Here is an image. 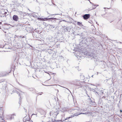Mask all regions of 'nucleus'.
Here are the masks:
<instances>
[{
  "instance_id": "obj_1",
  "label": "nucleus",
  "mask_w": 122,
  "mask_h": 122,
  "mask_svg": "<svg viewBox=\"0 0 122 122\" xmlns=\"http://www.w3.org/2000/svg\"><path fill=\"white\" fill-rule=\"evenodd\" d=\"M59 113V111L56 109L54 111H53L50 113V115L51 118H55L57 114Z\"/></svg>"
},
{
  "instance_id": "obj_2",
  "label": "nucleus",
  "mask_w": 122,
  "mask_h": 122,
  "mask_svg": "<svg viewBox=\"0 0 122 122\" xmlns=\"http://www.w3.org/2000/svg\"><path fill=\"white\" fill-rule=\"evenodd\" d=\"M38 19L39 20H47L48 19H50L51 20V21L52 22H55L56 21V18H46L44 19L41 18H38Z\"/></svg>"
},
{
  "instance_id": "obj_3",
  "label": "nucleus",
  "mask_w": 122,
  "mask_h": 122,
  "mask_svg": "<svg viewBox=\"0 0 122 122\" xmlns=\"http://www.w3.org/2000/svg\"><path fill=\"white\" fill-rule=\"evenodd\" d=\"M71 110V111L75 110V112H77V111H85V110L82 109H80V108L78 107H76L74 109H72Z\"/></svg>"
},
{
  "instance_id": "obj_4",
  "label": "nucleus",
  "mask_w": 122,
  "mask_h": 122,
  "mask_svg": "<svg viewBox=\"0 0 122 122\" xmlns=\"http://www.w3.org/2000/svg\"><path fill=\"white\" fill-rule=\"evenodd\" d=\"M30 120V119L29 116H26L23 119V121L24 122H26V121H29Z\"/></svg>"
},
{
  "instance_id": "obj_5",
  "label": "nucleus",
  "mask_w": 122,
  "mask_h": 122,
  "mask_svg": "<svg viewBox=\"0 0 122 122\" xmlns=\"http://www.w3.org/2000/svg\"><path fill=\"white\" fill-rule=\"evenodd\" d=\"M8 73L4 72H0V77L8 75Z\"/></svg>"
},
{
  "instance_id": "obj_6",
  "label": "nucleus",
  "mask_w": 122,
  "mask_h": 122,
  "mask_svg": "<svg viewBox=\"0 0 122 122\" xmlns=\"http://www.w3.org/2000/svg\"><path fill=\"white\" fill-rule=\"evenodd\" d=\"M13 19L14 20L17 21L19 19V17L17 15H14L13 17Z\"/></svg>"
},
{
  "instance_id": "obj_7",
  "label": "nucleus",
  "mask_w": 122,
  "mask_h": 122,
  "mask_svg": "<svg viewBox=\"0 0 122 122\" xmlns=\"http://www.w3.org/2000/svg\"><path fill=\"white\" fill-rule=\"evenodd\" d=\"M16 115V114L14 113L12 115H10L8 116L9 117V119L11 120L14 118V116H15Z\"/></svg>"
},
{
  "instance_id": "obj_8",
  "label": "nucleus",
  "mask_w": 122,
  "mask_h": 122,
  "mask_svg": "<svg viewBox=\"0 0 122 122\" xmlns=\"http://www.w3.org/2000/svg\"><path fill=\"white\" fill-rule=\"evenodd\" d=\"M90 17V15L89 14H86L83 16V17L84 19H86L89 18Z\"/></svg>"
},
{
  "instance_id": "obj_9",
  "label": "nucleus",
  "mask_w": 122,
  "mask_h": 122,
  "mask_svg": "<svg viewBox=\"0 0 122 122\" xmlns=\"http://www.w3.org/2000/svg\"><path fill=\"white\" fill-rule=\"evenodd\" d=\"M61 112H65L67 111L68 108L67 107H63L61 108Z\"/></svg>"
},
{
  "instance_id": "obj_10",
  "label": "nucleus",
  "mask_w": 122,
  "mask_h": 122,
  "mask_svg": "<svg viewBox=\"0 0 122 122\" xmlns=\"http://www.w3.org/2000/svg\"><path fill=\"white\" fill-rule=\"evenodd\" d=\"M40 113L41 114L43 115H45L46 113V112L44 110H41L40 111Z\"/></svg>"
},
{
  "instance_id": "obj_11",
  "label": "nucleus",
  "mask_w": 122,
  "mask_h": 122,
  "mask_svg": "<svg viewBox=\"0 0 122 122\" xmlns=\"http://www.w3.org/2000/svg\"><path fill=\"white\" fill-rule=\"evenodd\" d=\"M92 9L89 8V10H92L93 9H94L96 8V5H94H94H92Z\"/></svg>"
},
{
  "instance_id": "obj_12",
  "label": "nucleus",
  "mask_w": 122,
  "mask_h": 122,
  "mask_svg": "<svg viewBox=\"0 0 122 122\" xmlns=\"http://www.w3.org/2000/svg\"><path fill=\"white\" fill-rule=\"evenodd\" d=\"M83 54L85 55H89L90 56V55H89V53L87 51H86L84 52L83 53Z\"/></svg>"
},
{
  "instance_id": "obj_13",
  "label": "nucleus",
  "mask_w": 122,
  "mask_h": 122,
  "mask_svg": "<svg viewBox=\"0 0 122 122\" xmlns=\"http://www.w3.org/2000/svg\"><path fill=\"white\" fill-rule=\"evenodd\" d=\"M1 113H2V115L4 113V112L2 110V108L0 107V115Z\"/></svg>"
},
{
  "instance_id": "obj_14",
  "label": "nucleus",
  "mask_w": 122,
  "mask_h": 122,
  "mask_svg": "<svg viewBox=\"0 0 122 122\" xmlns=\"http://www.w3.org/2000/svg\"><path fill=\"white\" fill-rule=\"evenodd\" d=\"M50 118V119L49 120V122H54L55 121V118H54V119H52V118Z\"/></svg>"
},
{
  "instance_id": "obj_15",
  "label": "nucleus",
  "mask_w": 122,
  "mask_h": 122,
  "mask_svg": "<svg viewBox=\"0 0 122 122\" xmlns=\"http://www.w3.org/2000/svg\"><path fill=\"white\" fill-rule=\"evenodd\" d=\"M81 114H86V113H76L75 114H74V116H76V115H80Z\"/></svg>"
},
{
  "instance_id": "obj_16",
  "label": "nucleus",
  "mask_w": 122,
  "mask_h": 122,
  "mask_svg": "<svg viewBox=\"0 0 122 122\" xmlns=\"http://www.w3.org/2000/svg\"><path fill=\"white\" fill-rule=\"evenodd\" d=\"M77 25L81 26H83V25H82L81 23L79 22H77Z\"/></svg>"
},
{
  "instance_id": "obj_17",
  "label": "nucleus",
  "mask_w": 122,
  "mask_h": 122,
  "mask_svg": "<svg viewBox=\"0 0 122 122\" xmlns=\"http://www.w3.org/2000/svg\"><path fill=\"white\" fill-rule=\"evenodd\" d=\"M61 112V116L62 117H64L65 116V113L64 112Z\"/></svg>"
},
{
  "instance_id": "obj_18",
  "label": "nucleus",
  "mask_w": 122,
  "mask_h": 122,
  "mask_svg": "<svg viewBox=\"0 0 122 122\" xmlns=\"http://www.w3.org/2000/svg\"><path fill=\"white\" fill-rule=\"evenodd\" d=\"M22 93H23V92H21V91H20V92H17V93L18 94H19V96H20V94H21Z\"/></svg>"
},
{
  "instance_id": "obj_19",
  "label": "nucleus",
  "mask_w": 122,
  "mask_h": 122,
  "mask_svg": "<svg viewBox=\"0 0 122 122\" xmlns=\"http://www.w3.org/2000/svg\"><path fill=\"white\" fill-rule=\"evenodd\" d=\"M65 31L66 32L69 31L68 30V28L67 27L66 28H65L64 29Z\"/></svg>"
},
{
  "instance_id": "obj_20",
  "label": "nucleus",
  "mask_w": 122,
  "mask_h": 122,
  "mask_svg": "<svg viewBox=\"0 0 122 122\" xmlns=\"http://www.w3.org/2000/svg\"><path fill=\"white\" fill-rule=\"evenodd\" d=\"M28 89L31 91H33L34 90V89L32 88H29Z\"/></svg>"
},
{
  "instance_id": "obj_21",
  "label": "nucleus",
  "mask_w": 122,
  "mask_h": 122,
  "mask_svg": "<svg viewBox=\"0 0 122 122\" xmlns=\"http://www.w3.org/2000/svg\"><path fill=\"white\" fill-rule=\"evenodd\" d=\"M72 117V116H71L69 117H67L65 119V120H66L69 119L70 118H71Z\"/></svg>"
},
{
  "instance_id": "obj_22",
  "label": "nucleus",
  "mask_w": 122,
  "mask_h": 122,
  "mask_svg": "<svg viewBox=\"0 0 122 122\" xmlns=\"http://www.w3.org/2000/svg\"><path fill=\"white\" fill-rule=\"evenodd\" d=\"M4 47V45H0V48H3Z\"/></svg>"
},
{
  "instance_id": "obj_23",
  "label": "nucleus",
  "mask_w": 122,
  "mask_h": 122,
  "mask_svg": "<svg viewBox=\"0 0 122 122\" xmlns=\"http://www.w3.org/2000/svg\"><path fill=\"white\" fill-rule=\"evenodd\" d=\"M50 27L51 28H53L54 27V26L52 25H50Z\"/></svg>"
},
{
  "instance_id": "obj_24",
  "label": "nucleus",
  "mask_w": 122,
  "mask_h": 122,
  "mask_svg": "<svg viewBox=\"0 0 122 122\" xmlns=\"http://www.w3.org/2000/svg\"><path fill=\"white\" fill-rule=\"evenodd\" d=\"M43 94V93L42 92H40L38 94H39L40 95H41Z\"/></svg>"
},
{
  "instance_id": "obj_25",
  "label": "nucleus",
  "mask_w": 122,
  "mask_h": 122,
  "mask_svg": "<svg viewBox=\"0 0 122 122\" xmlns=\"http://www.w3.org/2000/svg\"><path fill=\"white\" fill-rule=\"evenodd\" d=\"M58 122H65V120H64L63 121H62L61 120H60V121H59Z\"/></svg>"
},
{
  "instance_id": "obj_26",
  "label": "nucleus",
  "mask_w": 122,
  "mask_h": 122,
  "mask_svg": "<svg viewBox=\"0 0 122 122\" xmlns=\"http://www.w3.org/2000/svg\"><path fill=\"white\" fill-rule=\"evenodd\" d=\"M19 37L20 38H24L25 37L24 36H19Z\"/></svg>"
},
{
  "instance_id": "obj_27",
  "label": "nucleus",
  "mask_w": 122,
  "mask_h": 122,
  "mask_svg": "<svg viewBox=\"0 0 122 122\" xmlns=\"http://www.w3.org/2000/svg\"><path fill=\"white\" fill-rule=\"evenodd\" d=\"M34 115H36V117H37V114H33L32 115V116Z\"/></svg>"
},
{
  "instance_id": "obj_28",
  "label": "nucleus",
  "mask_w": 122,
  "mask_h": 122,
  "mask_svg": "<svg viewBox=\"0 0 122 122\" xmlns=\"http://www.w3.org/2000/svg\"><path fill=\"white\" fill-rule=\"evenodd\" d=\"M60 120H55V121L56 122H58L59 121H60Z\"/></svg>"
},
{
  "instance_id": "obj_29",
  "label": "nucleus",
  "mask_w": 122,
  "mask_h": 122,
  "mask_svg": "<svg viewBox=\"0 0 122 122\" xmlns=\"http://www.w3.org/2000/svg\"><path fill=\"white\" fill-rule=\"evenodd\" d=\"M3 80H1L0 81V83H1V82H3Z\"/></svg>"
},
{
  "instance_id": "obj_30",
  "label": "nucleus",
  "mask_w": 122,
  "mask_h": 122,
  "mask_svg": "<svg viewBox=\"0 0 122 122\" xmlns=\"http://www.w3.org/2000/svg\"><path fill=\"white\" fill-rule=\"evenodd\" d=\"M90 1V3L91 4H92V5H94V4H93V3H92V2H91L90 1Z\"/></svg>"
},
{
  "instance_id": "obj_31",
  "label": "nucleus",
  "mask_w": 122,
  "mask_h": 122,
  "mask_svg": "<svg viewBox=\"0 0 122 122\" xmlns=\"http://www.w3.org/2000/svg\"><path fill=\"white\" fill-rule=\"evenodd\" d=\"M54 85H46V86H54Z\"/></svg>"
},
{
  "instance_id": "obj_32",
  "label": "nucleus",
  "mask_w": 122,
  "mask_h": 122,
  "mask_svg": "<svg viewBox=\"0 0 122 122\" xmlns=\"http://www.w3.org/2000/svg\"><path fill=\"white\" fill-rule=\"evenodd\" d=\"M106 8H107V9H109L110 8H104V9H106Z\"/></svg>"
},
{
  "instance_id": "obj_33",
  "label": "nucleus",
  "mask_w": 122,
  "mask_h": 122,
  "mask_svg": "<svg viewBox=\"0 0 122 122\" xmlns=\"http://www.w3.org/2000/svg\"><path fill=\"white\" fill-rule=\"evenodd\" d=\"M7 12H5V13L4 14H6Z\"/></svg>"
},
{
  "instance_id": "obj_34",
  "label": "nucleus",
  "mask_w": 122,
  "mask_h": 122,
  "mask_svg": "<svg viewBox=\"0 0 122 122\" xmlns=\"http://www.w3.org/2000/svg\"><path fill=\"white\" fill-rule=\"evenodd\" d=\"M96 5V6L97 7V6H98V5Z\"/></svg>"
},
{
  "instance_id": "obj_35",
  "label": "nucleus",
  "mask_w": 122,
  "mask_h": 122,
  "mask_svg": "<svg viewBox=\"0 0 122 122\" xmlns=\"http://www.w3.org/2000/svg\"><path fill=\"white\" fill-rule=\"evenodd\" d=\"M58 15V14H54V15Z\"/></svg>"
},
{
  "instance_id": "obj_36",
  "label": "nucleus",
  "mask_w": 122,
  "mask_h": 122,
  "mask_svg": "<svg viewBox=\"0 0 122 122\" xmlns=\"http://www.w3.org/2000/svg\"><path fill=\"white\" fill-rule=\"evenodd\" d=\"M120 112H122V110H120Z\"/></svg>"
},
{
  "instance_id": "obj_37",
  "label": "nucleus",
  "mask_w": 122,
  "mask_h": 122,
  "mask_svg": "<svg viewBox=\"0 0 122 122\" xmlns=\"http://www.w3.org/2000/svg\"><path fill=\"white\" fill-rule=\"evenodd\" d=\"M11 71V69H10V71L9 72V73H10Z\"/></svg>"
},
{
  "instance_id": "obj_38",
  "label": "nucleus",
  "mask_w": 122,
  "mask_h": 122,
  "mask_svg": "<svg viewBox=\"0 0 122 122\" xmlns=\"http://www.w3.org/2000/svg\"><path fill=\"white\" fill-rule=\"evenodd\" d=\"M25 112H27V110H25Z\"/></svg>"
},
{
  "instance_id": "obj_39",
  "label": "nucleus",
  "mask_w": 122,
  "mask_h": 122,
  "mask_svg": "<svg viewBox=\"0 0 122 122\" xmlns=\"http://www.w3.org/2000/svg\"><path fill=\"white\" fill-rule=\"evenodd\" d=\"M80 84H80V83L79 84H78V85H80Z\"/></svg>"
},
{
  "instance_id": "obj_40",
  "label": "nucleus",
  "mask_w": 122,
  "mask_h": 122,
  "mask_svg": "<svg viewBox=\"0 0 122 122\" xmlns=\"http://www.w3.org/2000/svg\"><path fill=\"white\" fill-rule=\"evenodd\" d=\"M89 100H91V99L90 98L89 99Z\"/></svg>"
},
{
  "instance_id": "obj_41",
  "label": "nucleus",
  "mask_w": 122,
  "mask_h": 122,
  "mask_svg": "<svg viewBox=\"0 0 122 122\" xmlns=\"http://www.w3.org/2000/svg\"><path fill=\"white\" fill-rule=\"evenodd\" d=\"M98 74V72H97V75Z\"/></svg>"
},
{
  "instance_id": "obj_42",
  "label": "nucleus",
  "mask_w": 122,
  "mask_h": 122,
  "mask_svg": "<svg viewBox=\"0 0 122 122\" xmlns=\"http://www.w3.org/2000/svg\"><path fill=\"white\" fill-rule=\"evenodd\" d=\"M93 75H92V77H93Z\"/></svg>"
},
{
  "instance_id": "obj_43",
  "label": "nucleus",
  "mask_w": 122,
  "mask_h": 122,
  "mask_svg": "<svg viewBox=\"0 0 122 122\" xmlns=\"http://www.w3.org/2000/svg\"><path fill=\"white\" fill-rule=\"evenodd\" d=\"M70 112H72V111H71Z\"/></svg>"
}]
</instances>
